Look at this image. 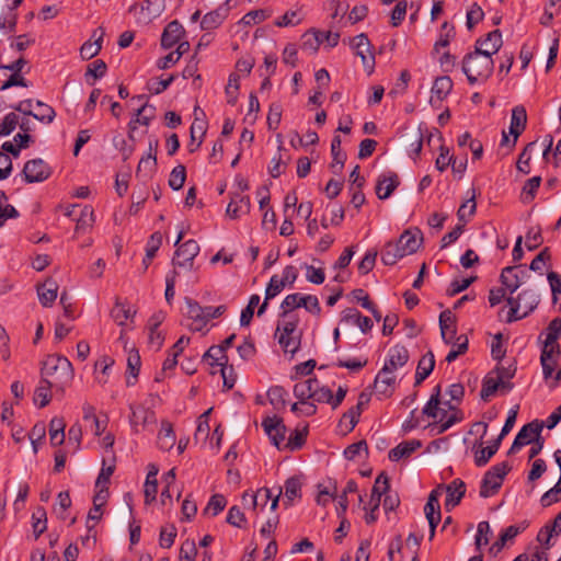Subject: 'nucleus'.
<instances>
[{"mask_svg": "<svg viewBox=\"0 0 561 561\" xmlns=\"http://www.w3.org/2000/svg\"><path fill=\"white\" fill-rule=\"evenodd\" d=\"M494 61L492 51L488 48L474 46V50L465 55L462 59V71L468 82H485L493 73Z\"/></svg>", "mask_w": 561, "mask_h": 561, "instance_id": "1", "label": "nucleus"}, {"mask_svg": "<svg viewBox=\"0 0 561 561\" xmlns=\"http://www.w3.org/2000/svg\"><path fill=\"white\" fill-rule=\"evenodd\" d=\"M42 379L62 390L73 379V368L69 359L60 355H49L41 369Z\"/></svg>", "mask_w": 561, "mask_h": 561, "instance_id": "2", "label": "nucleus"}, {"mask_svg": "<svg viewBox=\"0 0 561 561\" xmlns=\"http://www.w3.org/2000/svg\"><path fill=\"white\" fill-rule=\"evenodd\" d=\"M165 9L164 0H145L140 8L136 4L129 8V12H134L137 16L138 23L148 24L153 19L161 15Z\"/></svg>", "mask_w": 561, "mask_h": 561, "instance_id": "3", "label": "nucleus"}, {"mask_svg": "<svg viewBox=\"0 0 561 561\" xmlns=\"http://www.w3.org/2000/svg\"><path fill=\"white\" fill-rule=\"evenodd\" d=\"M199 245L197 241L190 239L178 247L175 256L172 259V264L175 267H188L192 268L194 259L199 253Z\"/></svg>", "mask_w": 561, "mask_h": 561, "instance_id": "4", "label": "nucleus"}, {"mask_svg": "<svg viewBox=\"0 0 561 561\" xmlns=\"http://www.w3.org/2000/svg\"><path fill=\"white\" fill-rule=\"evenodd\" d=\"M26 183H36L47 180L51 174L50 167L41 158L28 160L22 171Z\"/></svg>", "mask_w": 561, "mask_h": 561, "instance_id": "5", "label": "nucleus"}, {"mask_svg": "<svg viewBox=\"0 0 561 561\" xmlns=\"http://www.w3.org/2000/svg\"><path fill=\"white\" fill-rule=\"evenodd\" d=\"M204 360H207L210 366H221V376L224 379V386L227 389H231L234 386V380H230L226 376V365L228 363V357L226 356L222 347L219 345L210 346L207 352L203 356Z\"/></svg>", "mask_w": 561, "mask_h": 561, "instance_id": "6", "label": "nucleus"}, {"mask_svg": "<svg viewBox=\"0 0 561 561\" xmlns=\"http://www.w3.org/2000/svg\"><path fill=\"white\" fill-rule=\"evenodd\" d=\"M262 426L264 428L265 434L270 437L272 444L279 448L280 444L285 439V435L287 432V428L283 420L276 415L266 416L262 421Z\"/></svg>", "mask_w": 561, "mask_h": 561, "instance_id": "7", "label": "nucleus"}, {"mask_svg": "<svg viewBox=\"0 0 561 561\" xmlns=\"http://www.w3.org/2000/svg\"><path fill=\"white\" fill-rule=\"evenodd\" d=\"M525 276H527V271L523 265L507 266L502 270L500 280L513 294L519 288Z\"/></svg>", "mask_w": 561, "mask_h": 561, "instance_id": "8", "label": "nucleus"}, {"mask_svg": "<svg viewBox=\"0 0 561 561\" xmlns=\"http://www.w3.org/2000/svg\"><path fill=\"white\" fill-rule=\"evenodd\" d=\"M129 408L131 411L129 421L136 432H138L139 425L142 428H146L148 425L154 424L157 422L154 412L145 408L144 405L130 404Z\"/></svg>", "mask_w": 561, "mask_h": 561, "instance_id": "9", "label": "nucleus"}, {"mask_svg": "<svg viewBox=\"0 0 561 561\" xmlns=\"http://www.w3.org/2000/svg\"><path fill=\"white\" fill-rule=\"evenodd\" d=\"M154 106L149 105L145 102L135 113L134 117L128 123V138L134 140V131L137 129V126L145 125L148 126L150 122L154 117Z\"/></svg>", "mask_w": 561, "mask_h": 561, "instance_id": "10", "label": "nucleus"}, {"mask_svg": "<svg viewBox=\"0 0 561 561\" xmlns=\"http://www.w3.org/2000/svg\"><path fill=\"white\" fill-rule=\"evenodd\" d=\"M444 490L447 493V497L445 501V508L447 511L453 510L455 506H457L461 499L466 494V484L461 479H455L449 484L444 485Z\"/></svg>", "mask_w": 561, "mask_h": 561, "instance_id": "11", "label": "nucleus"}, {"mask_svg": "<svg viewBox=\"0 0 561 561\" xmlns=\"http://www.w3.org/2000/svg\"><path fill=\"white\" fill-rule=\"evenodd\" d=\"M185 34V30L183 25L174 20L170 22L163 30L161 35V46L164 49H169L178 44L183 35Z\"/></svg>", "mask_w": 561, "mask_h": 561, "instance_id": "12", "label": "nucleus"}, {"mask_svg": "<svg viewBox=\"0 0 561 561\" xmlns=\"http://www.w3.org/2000/svg\"><path fill=\"white\" fill-rule=\"evenodd\" d=\"M409 360V351L403 345H394L388 352V358L382 368H388L390 373H394L398 368L403 367Z\"/></svg>", "mask_w": 561, "mask_h": 561, "instance_id": "13", "label": "nucleus"}, {"mask_svg": "<svg viewBox=\"0 0 561 561\" xmlns=\"http://www.w3.org/2000/svg\"><path fill=\"white\" fill-rule=\"evenodd\" d=\"M400 180L397 173L388 172L387 174H381L378 178L376 185V194L379 199H387L393 191L399 186Z\"/></svg>", "mask_w": 561, "mask_h": 561, "instance_id": "14", "label": "nucleus"}, {"mask_svg": "<svg viewBox=\"0 0 561 561\" xmlns=\"http://www.w3.org/2000/svg\"><path fill=\"white\" fill-rule=\"evenodd\" d=\"M394 383V373H390L388 368H381L375 378L374 387L377 393L390 397L393 393Z\"/></svg>", "mask_w": 561, "mask_h": 561, "instance_id": "15", "label": "nucleus"}, {"mask_svg": "<svg viewBox=\"0 0 561 561\" xmlns=\"http://www.w3.org/2000/svg\"><path fill=\"white\" fill-rule=\"evenodd\" d=\"M527 113L524 106L517 105L512 110L510 134L514 136L512 147L515 146L518 136L525 130Z\"/></svg>", "mask_w": 561, "mask_h": 561, "instance_id": "16", "label": "nucleus"}, {"mask_svg": "<svg viewBox=\"0 0 561 561\" xmlns=\"http://www.w3.org/2000/svg\"><path fill=\"white\" fill-rule=\"evenodd\" d=\"M423 241L422 232L419 229L411 230L408 229L402 232L399 240L397 241L401 248H403V253L408 255L415 253L421 247Z\"/></svg>", "mask_w": 561, "mask_h": 561, "instance_id": "17", "label": "nucleus"}, {"mask_svg": "<svg viewBox=\"0 0 561 561\" xmlns=\"http://www.w3.org/2000/svg\"><path fill=\"white\" fill-rule=\"evenodd\" d=\"M514 302L518 304L522 310V317H527L531 313L539 304V296L533 289L522 290L517 297H514Z\"/></svg>", "mask_w": 561, "mask_h": 561, "instance_id": "18", "label": "nucleus"}, {"mask_svg": "<svg viewBox=\"0 0 561 561\" xmlns=\"http://www.w3.org/2000/svg\"><path fill=\"white\" fill-rule=\"evenodd\" d=\"M104 35H105V31L103 27H98L93 32L91 38L94 41L85 42L80 48V55H81L82 59H85V60L92 59L94 56H96L100 53V50L102 48L101 43L103 41Z\"/></svg>", "mask_w": 561, "mask_h": 561, "instance_id": "19", "label": "nucleus"}, {"mask_svg": "<svg viewBox=\"0 0 561 561\" xmlns=\"http://www.w3.org/2000/svg\"><path fill=\"white\" fill-rule=\"evenodd\" d=\"M341 320L357 325L363 333L369 332L374 325L370 318L363 316L355 308H347L343 310Z\"/></svg>", "mask_w": 561, "mask_h": 561, "instance_id": "20", "label": "nucleus"}, {"mask_svg": "<svg viewBox=\"0 0 561 561\" xmlns=\"http://www.w3.org/2000/svg\"><path fill=\"white\" fill-rule=\"evenodd\" d=\"M390 489V480L386 472H380L374 483L370 496V505H374V510H378L381 501V496L387 494Z\"/></svg>", "mask_w": 561, "mask_h": 561, "instance_id": "21", "label": "nucleus"}, {"mask_svg": "<svg viewBox=\"0 0 561 561\" xmlns=\"http://www.w3.org/2000/svg\"><path fill=\"white\" fill-rule=\"evenodd\" d=\"M554 354H557V355L560 354L559 345L548 346V345L543 344V347L541 351V356H540V362H541L542 374H543L545 379L550 378L554 371V366H556V359L553 357Z\"/></svg>", "mask_w": 561, "mask_h": 561, "instance_id": "22", "label": "nucleus"}, {"mask_svg": "<svg viewBox=\"0 0 561 561\" xmlns=\"http://www.w3.org/2000/svg\"><path fill=\"white\" fill-rule=\"evenodd\" d=\"M422 443L419 439H411L400 443L390 449L388 457L391 461H399L402 458L410 457L415 450L421 448Z\"/></svg>", "mask_w": 561, "mask_h": 561, "instance_id": "23", "label": "nucleus"}, {"mask_svg": "<svg viewBox=\"0 0 561 561\" xmlns=\"http://www.w3.org/2000/svg\"><path fill=\"white\" fill-rule=\"evenodd\" d=\"M58 285L56 280L48 278L37 286V295L43 307H50L57 298Z\"/></svg>", "mask_w": 561, "mask_h": 561, "instance_id": "24", "label": "nucleus"}, {"mask_svg": "<svg viewBox=\"0 0 561 561\" xmlns=\"http://www.w3.org/2000/svg\"><path fill=\"white\" fill-rule=\"evenodd\" d=\"M526 527H527V524L525 522L522 523L520 525L508 526L501 533L499 539L492 545L490 551L492 553L500 552L504 548V546L506 545L507 541L513 540L518 534L524 531L526 529Z\"/></svg>", "mask_w": 561, "mask_h": 561, "instance_id": "25", "label": "nucleus"}, {"mask_svg": "<svg viewBox=\"0 0 561 561\" xmlns=\"http://www.w3.org/2000/svg\"><path fill=\"white\" fill-rule=\"evenodd\" d=\"M435 367V357L432 351H428L422 358L420 359L415 373V383L414 386L421 385L433 371Z\"/></svg>", "mask_w": 561, "mask_h": 561, "instance_id": "26", "label": "nucleus"}, {"mask_svg": "<svg viewBox=\"0 0 561 561\" xmlns=\"http://www.w3.org/2000/svg\"><path fill=\"white\" fill-rule=\"evenodd\" d=\"M543 423L535 420L524 425L517 433L515 439L523 443V446L531 444L535 437H538L542 431Z\"/></svg>", "mask_w": 561, "mask_h": 561, "instance_id": "27", "label": "nucleus"}, {"mask_svg": "<svg viewBox=\"0 0 561 561\" xmlns=\"http://www.w3.org/2000/svg\"><path fill=\"white\" fill-rule=\"evenodd\" d=\"M185 304L187 307V316L194 321L191 325V330L201 331L203 329L205 307H202L197 301L191 298H185Z\"/></svg>", "mask_w": 561, "mask_h": 561, "instance_id": "28", "label": "nucleus"}, {"mask_svg": "<svg viewBox=\"0 0 561 561\" xmlns=\"http://www.w3.org/2000/svg\"><path fill=\"white\" fill-rule=\"evenodd\" d=\"M250 208V197L236 194L233 197H231V201L227 206L226 214L231 219H237L239 217L240 211L249 213Z\"/></svg>", "mask_w": 561, "mask_h": 561, "instance_id": "29", "label": "nucleus"}, {"mask_svg": "<svg viewBox=\"0 0 561 561\" xmlns=\"http://www.w3.org/2000/svg\"><path fill=\"white\" fill-rule=\"evenodd\" d=\"M398 242H387L381 251V261L385 265H394L400 259L407 256Z\"/></svg>", "mask_w": 561, "mask_h": 561, "instance_id": "30", "label": "nucleus"}, {"mask_svg": "<svg viewBox=\"0 0 561 561\" xmlns=\"http://www.w3.org/2000/svg\"><path fill=\"white\" fill-rule=\"evenodd\" d=\"M318 382L319 380L317 378H309L305 381L297 382L293 389L294 396L300 401V403H305V400L312 398L313 391L318 387Z\"/></svg>", "mask_w": 561, "mask_h": 561, "instance_id": "31", "label": "nucleus"}, {"mask_svg": "<svg viewBox=\"0 0 561 561\" xmlns=\"http://www.w3.org/2000/svg\"><path fill=\"white\" fill-rule=\"evenodd\" d=\"M444 491V484H439L437 488L431 491L427 502L424 506V513L426 518L436 517L437 515H442L440 505H439V496Z\"/></svg>", "mask_w": 561, "mask_h": 561, "instance_id": "32", "label": "nucleus"}, {"mask_svg": "<svg viewBox=\"0 0 561 561\" xmlns=\"http://www.w3.org/2000/svg\"><path fill=\"white\" fill-rule=\"evenodd\" d=\"M158 447L161 450H170L175 444V434L173 432L171 423L162 421L161 430L158 434Z\"/></svg>", "mask_w": 561, "mask_h": 561, "instance_id": "33", "label": "nucleus"}, {"mask_svg": "<svg viewBox=\"0 0 561 561\" xmlns=\"http://www.w3.org/2000/svg\"><path fill=\"white\" fill-rule=\"evenodd\" d=\"M502 440L503 439H500V437L497 436L491 443V445H489L488 447H484V448L482 447L480 450H477L474 454L476 466H478V467L485 466L489 462V460L497 453Z\"/></svg>", "mask_w": 561, "mask_h": 561, "instance_id": "34", "label": "nucleus"}, {"mask_svg": "<svg viewBox=\"0 0 561 561\" xmlns=\"http://www.w3.org/2000/svg\"><path fill=\"white\" fill-rule=\"evenodd\" d=\"M66 423L62 417L55 416L49 422L50 443L54 446L62 445L65 442Z\"/></svg>", "mask_w": 561, "mask_h": 561, "instance_id": "35", "label": "nucleus"}, {"mask_svg": "<svg viewBox=\"0 0 561 561\" xmlns=\"http://www.w3.org/2000/svg\"><path fill=\"white\" fill-rule=\"evenodd\" d=\"M227 16V9H217L211 12L205 14L201 22V27L203 30H214L217 28L225 21Z\"/></svg>", "mask_w": 561, "mask_h": 561, "instance_id": "36", "label": "nucleus"}, {"mask_svg": "<svg viewBox=\"0 0 561 561\" xmlns=\"http://www.w3.org/2000/svg\"><path fill=\"white\" fill-rule=\"evenodd\" d=\"M162 243V234L160 232H153L146 245V256L142 260L144 270L146 271L152 259L156 256L157 251L161 247Z\"/></svg>", "mask_w": 561, "mask_h": 561, "instance_id": "37", "label": "nucleus"}, {"mask_svg": "<svg viewBox=\"0 0 561 561\" xmlns=\"http://www.w3.org/2000/svg\"><path fill=\"white\" fill-rule=\"evenodd\" d=\"M453 89V81L448 76H442L435 79L432 93L436 96L437 101H443L447 98Z\"/></svg>", "mask_w": 561, "mask_h": 561, "instance_id": "38", "label": "nucleus"}, {"mask_svg": "<svg viewBox=\"0 0 561 561\" xmlns=\"http://www.w3.org/2000/svg\"><path fill=\"white\" fill-rule=\"evenodd\" d=\"M502 483L503 480L493 478L491 473H484L480 485V496L486 499L494 495L502 486Z\"/></svg>", "mask_w": 561, "mask_h": 561, "instance_id": "39", "label": "nucleus"}, {"mask_svg": "<svg viewBox=\"0 0 561 561\" xmlns=\"http://www.w3.org/2000/svg\"><path fill=\"white\" fill-rule=\"evenodd\" d=\"M336 482L329 480L328 484H318L317 504L327 506L331 500L336 499Z\"/></svg>", "mask_w": 561, "mask_h": 561, "instance_id": "40", "label": "nucleus"}, {"mask_svg": "<svg viewBox=\"0 0 561 561\" xmlns=\"http://www.w3.org/2000/svg\"><path fill=\"white\" fill-rule=\"evenodd\" d=\"M502 33L500 30H494L490 32L484 39H478L476 42V46L490 49L492 55L499 51V49L502 47Z\"/></svg>", "mask_w": 561, "mask_h": 561, "instance_id": "41", "label": "nucleus"}, {"mask_svg": "<svg viewBox=\"0 0 561 561\" xmlns=\"http://www.w3.org/2000/svg\"><path fill=\"white\" fill-rule=\"evenodd\" d=\"M56 388V385L41 379L38 387L35 389L34 403L39 408L46 407L50 402V389Z\"/></svg>", "mask_w": 561, "mask_h": 561, "instance_id": "42", "label": "nucleus"}, {"mask_svg": "<svg viewBox=\"0 0 561 561\" xmlns=\"http://www.w3.org/2000/svg\"><path fill=\"white\" fill-rule=\"evenodd\" d=\"M250 496V502L253 510H256L257 506L264 508L267 502L272 499V491L267 488L259 489L254 494H249L245 492L242 496L243 501H247V497Z\"/></svg>", "mask_w": 561, "mask_h": 561, "instance_id": "43", "label": "nucleus"}, {"mask_svg": "<svg viewBox=\"0 0 561 561\" xmlns=\"http://www.w3.org/2000/svg\"><path fill=\"white\" fill-rule=\"evenodd\" d=\"M301 482L298 477H290L285 482V496L287 506L291 505L293 501L301 496Z\"/></svg>", "mask_w": 561, "mask_h": 561, "instance_id": "44", "label": "nucleus"}, {"mask_svg": "<svg viewBox=\"0 0 561 561\" xmlns=\"http://www.w3.org/2000/svg\"><path fill=\"white\" fill-rule=\"evenodd\" d=\"M278 343L282 346L285 353H289L294 355L300 347L301 343V333L299 334H290L284 335L280 334L277 336Z\"/></svg>", "mask_w": 561, "mask_h": 561, "instance_id": "45", "label": "nucleus"}, {"mask_svg": "<svg viewBox=\"0 0 561 561\" xmlns=\"http://www.w3.org/2000/svg\"><path fill=\"white\" fill-rule=\"evenodd\" d=\"M33 519V533L37 539L47 529V516L44 507L38 506L32 515Z\"/></svg>", "mask_w": 561, "mask_h": 561, "instance_id": "46", "label": "nucleus"}, {"mask_svg": "<svg viewBox=\"0 0 561 561\" xmlns=\"http://www.w3.org/2000/svg\"><path fill=\"white\" fill-rule=\"evenodd\" d=\"M323 33L318 31H310L304 34L301 48L316 53L321 43H323Z\"/></svg>", "mask_w": 561, "mask_h": 561, "instance_id": "47", "label": "nucleus"}, {"mask_svg": "<svg viewBox=\"0 0 561 561\" xmlns=\"http://www.w3.org/2000/svg\"><path fill=\"white\" fill-rule=\"evenodd\" d=\"M287 391L282 386H273L267 391L268 402L275 408L280 409L286 405Z\"/></svg>", "mask_w": 561, "mask_h": 561, "instance_id": "48", "label": "nucleus"}, {"mask_svg": "<svg viewBox=\"0 0 561 561\" xmlns=\"http://www.w3.org/2000/svg\"><path fill=\"white\" fill-rule=\"evenodd\" d=\"M489 373L482 380V389L480 391V398L483 401H488L490 397L494 396L496 390L500 388L499 379Z\"/></svg>", "mask_w": 561, "mask_h": 561, "instance_id": "49", "label": "nucleus"}, {"mask_svg": "<svg viewBox=\"0 0 561 561\" xmlns=\"http://www.w3.org/2000/svg\"><path fill=\"white\" fill-rule=\"evenodd\" d=\"M185 180L186 169L183 164H179L170 173L169 186L174 191H179L183 187Z\"/></svg>", "mask_w": 561, "mask_h": 561, "instance_id": "50", "label": "nucleus"}, {"mask_svg": "<svg viewBox=\"0 0 561 561\" xmlns=\"http://www.w3.org/2000/svg\"><path fill=\"white\" fill-rule=\"evenodd\" d=\"M545 344L548 346L559 345L558 339L561 336V318H554L547 327Z\"/></svg>", "mask_w": 561, "mask_h": 561, "instance_id": "51", "label": "nucleus"}, {"mask_svg": "<svg viewBox=\"0 0 561 561\" xmlns=\"http://www.w3.org/2000/svg\"><path fill=\"white\" fill-rule=\"evenodd\" d=\"M140 366H141V360H140V356H139L138 352L129 353L128 358H127V369L129 370L134 380H131L130 377H127L126 378L127 386L135 385V381H136L137 376L140 370Z\"/></svg>", "mask_w": 561, "mask_h": 561, "instance_id": "52", "label": "nucleus"}, {"mask_svg": "<svg viewBox=\"0 0 561 561\" xmlns=\"http://www.w3.org/2000/svg\"><path fill=\"white\" fill-rule=\"evenodd\" d=\"M157 164L156 156L149 153L147 157L141 158L138 168L136 170V176L149 178L154 171Z\"/></svg>", "mask_w": 561, "mask_h": 561, "instance_id": "53", "label": "nucleus"}, {"mask_svg": "<svg viewBox=\"0 0 561 561\" xmlns=\"http://www.w3.org/2000/svg\"><path fill=\"white\" fill-rule=\"evenodd\" d=\"M106 64L102 59H96L88 65L87 71H85V80L89 84H93V82H90L89 78L92 77L93 79H100L104 77L106 72Z\"/></svg>", "mask_w": 561, "mask_h": 561, "instance_id": "54", "label": "nucleus"}, {"mask_svg": "<svg viewBox=\"0 0 561 561\" xmlns=\"http://www.w3.org/2000/svg\"><path fill=\"white\" fill-rule=\"evenodd\" d=\"M308 434V425H305L301 430L296 428L289 436L286 447L290 450L300 449L306 442Z\"/></svg>", "mask_w": 561, "mask_h": 561, "instance_id": "55", "label": "nucleus"}, {"mask_svg": "<svg viewBox=\"0 0 561 561\" xmlns=\"http://www.w3.org/2000/svg\"><path fill=\"white\" fill-rule=\"evenodd\" d=\"M540 183H541V176H539V175L533 176L525 182V185H524L523 192H522L524 202H529L535 198L536 192L539 188Z\"/></svg>", "mask_w": 561, "mask_h": 561, "instance_id": "56", "label": "nucleus"}, {"mask_svg": "<svg viewBox=\"0 0 561 561\" xmlns=\"http://www.w3.org/2000/svg\"><path fill=\"white\" fill-rule=\"evenodd\" d=\"M300 294H290L287 295L283 302L280 304L282 318H288L290 317V312L295 310L296 308H300Z\"/></svg>", "mask_w": 561, "mask_h": 561, "instance_id": "57", "label": "nucleus"}, {"mask_svg": "<svg viewBox=\"0 0 561 561\" xmlns=\"http://www.w3.org/2000/svg\"><path fill=\"white\" fill-rule=\"evenodd\" d=\"M36 106L39 108L38 113H34L33 114V117L42 123H46V124H49L54 121L55 116H56V112L55 110L41 102V101H37L36 102Z\"/></svg>", "mask_w": 561, "mask_h": 561, "instance_id": "58", "label": "nucleus"}, {"mask_svg": "<svg viewBox=\"0 0 561 561\" xmlns=\"http://www.w3.org/2000/svg\"><path fill=\"white\" fill-rule=\"evenodd\" d=\"M19 116L10 112L0 122V136H9L18 126Z\"/></svg>", "mask_w": 561, "mask_h": 561, "instance_id": "59", "label": "nucleus"}, {"mask_svg": "<svg viewBox=\"0 0 561 561\" xmlns=\"http://www.w3.org/2000/svg\"><path fill=\"white\" fill-rule=\"evenodd\" d=\"M135 312H131L125 305L116 302L115 307L111 311L112 318L117 322L118 325H124L125 322L133 318Z\"/></svg>", "mask_w": 561, "mask_h": 561, "instance_id": "60", "label": "nucleus"}, {"mask_svg": "<svg viewBox=\"0 0 561 561\" xmlns=\"http://www.w3.org/2000/svg\"><path fill=\"white\" fill-rule=\"evenodd\" d=\"M176 528L174 525L162 527L159 535V545L161 548H170L174 543Z\"/></svg>", "mask_w": 561, "mask_h": 561, "instance_id": "61", "label": "nucleus"}, {"mask_svg": "<svg viewBox=\"0 0 561 561\" xmlns=\"http://www.w3.org/2000/svg\"><path fill=\"white\" fill-rule=\"evenodd\" d=\"M300 307L305 308L307 311H309L312 314L320 316L321 313V307L319 304V299L314 295H300Z\"/></svg>", "mask_w": 561, "mask_h": 561, "instance_id": "62", "label": "nucleus"}, {"mask_svg": "<svg viewBox=\"0 0 561 561\" xmlns=\"http://www.w3.org/2000/svg\"><path fill=\"white\" fill-rule=\"evenodd\" d=\"M561 500V480L550 490H548L540 499L543 507L550 506Z\"/></svg>", "mask_w": 561, "mask_h": 561, "instance_id": "63", "label": "nucleus"}, {"mask_svg": "<svg viewBox=\"0 0 561 561\" xmlns=\"http://www.w3.org/2000/svg\"><path fill=\"white\" fill-rule=\"evenodd\" d=\"M226 520L228 524L238 528H243L247 523L243 512L240 510L239 506L236 505L230 507Z\"/></svg>", "mask_w": 561, "mask_h": 561, "instance_id": "64", "label": "nucleus"}]
</instances>
